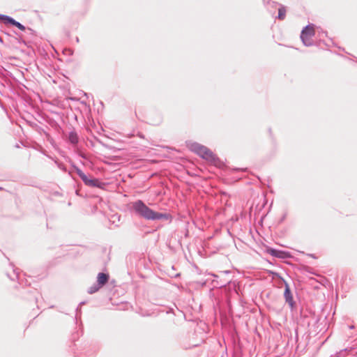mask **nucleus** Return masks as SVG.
Listing matches in <instances>:
<instances>
[{"mask_svg":"<svg viewBox=\"0 0 357 357\" xmlns=\"http://www.w3.org/2000/svg\"><path fill=\"white\" fill-rule=\"evenodd\" d=\"M75 171L79 176V177L82 179L85 185L93 188H98L100 189H105L106 187V183L102 182L100 179L96 178H89L88 176L81 170L78 167L73 165V166Z\"/></svg>","mask_w":357,"mask_h":357,"instance_id":"obj_2","label":"nucleus"},{"mask_svg":"<svg viewBox=\"0 0 357 357\" xmlns=\"http://www.w3.org/2000/svg\"><path fill=\"white\" fill-rule=\"evenodd\" d=\"M12 268H13V277L11 276L10 274H7L8 277L11 280H14L15 278L17 279L18 280H20V272L18 271V268H15L14 266L11 264H10Z\"/></svg>","mask_w":357,"mask_h":357,"instance_id":"obj_13","label":"nucleus"},{"mask_svg":"<svg viewBox=\"0 0 357 357\" xmlns=\"http://www.w3.org/2000/svg\"><path fill=\"white\" fill-rule=\"evenodd\" d=\"M350 328H354V326H350Z\"/></svg>","mask_w":357,"mask_h":357,"instance_id":"obj_21","label":"nucleus"},{"mask_svg":"<svg viewBox=\"0 0 357 357\" xmlns=\"http://www.w3.org/2000/svg\"><path fill=\"white\" fill-rule=\"evenodd\" d=\"M18 43H24L26 45V42L21 38V36H20V39H18Z\"/></svg>","mask_w":357,"mask_h":357,"instance_id":"obj_15","label":"nucleus"},{"mask_svg":"<svg viewBox=\"0 0 357 357\" xmlns=\"http://www.w3.org/2000/svg\"><path fill=\"white\" fill-rule=\"evenodd\" d=\"M308 256H310V257H312V258H314V259H316V258H317V257L314 256V254H309V255H308Z\"/></svg>","mask_w":357,"mask_h":357,"instance_id":"obj_16","label":"nucleus"},{"mask_svg":"<svg viewBox=\"0 0 357 357\" xmlns=\"http://www.w3.org/2000/svg\"><path fill=\"white\" fill-rule=\"evenodd\" d=\"M75 40H76V42H77V43H79V38H78V37H76V39H75Z\"/></svg>","mask_w":357,"mask_h":357,"instance_id":"obj_17","label":"nucleus"},{"mask_svg":"<svg viewBox=\"0 0 357 357\" xmlns=\"http://www.w3.org/2000/svg\"><path fill=\"white\" fill-rule=\"evenodd\" d=\"M275 275L281 279V280L284 284V298L285 302L288 303L289 307L292 310L296 307V302L294 301L293 294L291 293L289 284L278 273H275Z\"/></svg>","mask_w":357,"mask_h":357,"instance_id":"obj_4","label":"nucleus"},{"mask_svg":"<svg viewBox=\"0 0 357 357\" xmlns=\"http://www.w3.org/2000/svg\"><path fill=\"white\" fill-rule=\"evenodd\" d=\"M0 21L6 25H11L17 27L22 31L26 30V27L20 22L16 21L14 18L10 16L0 14Z\"/></svg>","mask_w":357,"mask_h":357,"instance_id":"obj_5","label":"nucleus"},{"mask_svg":"<svg viewBox=\"0 0 357 357\" xmlns=\"http://www.w3.org/2000/svg\"><path fill=\"white\" fill-rule=\"evenodd\" d=\"M314 33L313 24H310L303 29L300 38L305 46L310 47L313 45L311 38L314 36Z\"/></svg>","mask_w":357,"mask_h":357,"instance_id":"obj_3","label":"nucleus"},{"mask_svg":"<svg viewBox=\"0 0 357 357\" xmlns=\"http://www.w3.org/2000/svg\"><path fill=\"white\" fill-rule=\"evenodd\" d=\"M207 153L204 154V158L203 159L208 160L211 162H213L214 164H217L218 162H220V159L208 149V151H206Z\"/></svg>","mask_w":357,"mask_h":357,"instance_id":"obj_10","label":"nucleus"},{"mask_svg":"<svg viewBox=\"0 0 357 357\" xmlns=\"http://www.w3.org/2000/svg\"><path fill=\"white\" fill-rule=\"evenodd\" d=\"M190 149L202 158H204V154L207 153L206 151H208V148L197 142L192 143L190 146Z\"/></svg>","mask_w":357,"mask_h":357,"instance_id":"obj_7","label":"nucleus"},{"mask_svg":"<svg viewBox=\"0 0 357 357\" xmlns=\"http://www.w3.org/2000/svg\"><path fill=\"white\" fill-rule=\"evenodd\" d=\"M268 3L272 6V7H275L277 6H279V8H278V17L277 18L280 20H283L285 17H286V8L284 6L282 5V4H280L275 1H271V2H268Z\"/></svg>","mask_w":357,"mask_h":357,"instance_id":"obj_8","label":"nucleus"},{"mask_svg":"<svg viewBox=\"0 0 357 357\" xmlns=\"http://www.w3.org/2000/svg\"><path fill=\"white\" fill-rule=\"evenodd\" d=\"M76 310H77V313L78 312V311H80V309L79 308V307H77Z\"/></svg>","mask_w":357,"mask_h":357,"instance_id":"obj_19","label":"nucleus"},{"mask_svg":"<svg viewBox=\"0 0 357 357\" xmlns=\"http://www.w3.org/2000/svg\"><path fill=\"white\" fill-rule=\"evenodd\" d=\"M266 252L274 257L282 259H287L291 257L290 253L287 251L278 250L271 247H266Z\"/></svg>","mask_w":357,"mask_h":357,"instance_id":"obj_6","label":"nucleus"},{"mask_svg":"<svg viewBox=\"0 0 357 357\" xmlns=\"http://www.w3.org/2000/svg\"><path fill=\"white\" fill-rule=\"evenodd\" d=\"M132 207L139 216L148 220H154L156 211L146 206L143 201L138 199L132 202Z\"/></svg>","mask_w":357,"mask_h":357,"instance_id":"obj_1","label":"nucleus"},{"mask_svg":"<svg viewBox=\"0 0 357 357\" xmlns=\"http://www.w3.org/2000/svg\"><path fill=\"white\" fill-rule=\"evenodd\" d=\"M100 288L101 287L100 285H98V283L96 282V284H93L91 287H90L88 289L87 292L89 294H93L97 292Z\"/></svg>","mask_w":357,"mask_h":357,"instance_id":"obj_14","label":"nucleus"},{"mask_svg":"<svg viewBox=\"0 0 357 357\" xmlns=\"http://www.w3.org/2000/svg\"><path fill=\"white\" fill-rule=\"evenodd\" d=\"M109 275L108 273H99L97 275V283L101 287L106 284L109 280Z\"/></svg>","mask_w":357,"mask_h":357,"instance_id":"obj_9","label":"nucleus"},{"mask_svg":"<svg viewBox=\"0 0 357 357\" xmlns=\"http://www.w3.org/2000/svg\"><path fill=\"white\" fill-rule=\"evenodd\" d=\"M84 304H85V302H84V301H82V302H81V303H79V305H84Z\"/></svg>","mask_w":357,"mask_h":357,"instance_id":"obj_18","label":"nucleus"},{"mask_svg":"<svg viewBox=\"0 0 357 357\" xmlns=\"http://www.w3.org/2000/svg\"><path fill=\"white\" fill-rule=\"evenodd\" d=\"M68 141L73 145H77L79 142V137L75 130H71L68 134Z\"/></svg>","mask_w":357,"mask_h":357,"instance_id":"obj_11","label":"nucleus"},{"mask_svg":"<svg viewBox=\"0 0 357 357\" xmlns=\"http://www.w3.org/2000/svg\"><path fill=\"white\" fill-rule=\"evenodd\" d=\"M154 220H165L167 221H172V217L171 214L167 213H160V212H155Z\"/></svg>","mask_w":357,"mask_h":357,"instance_id":"obj_12","label":"nucleus"},{"mask_svg":"<svg viewBox=\"0 0 357 357\" xmlns=\"http://www.w3.org/2000/svg\"><path fill=\"white\" fill-rule=\"evenodd\" d=\"M27 29H28L29 31H33V30H32L31 29H30V28H28Z\"/></svg>","mask_w":357,"mask_h":357,"instance_id":"obj_20","label":"nucleus"}]
</instances>
